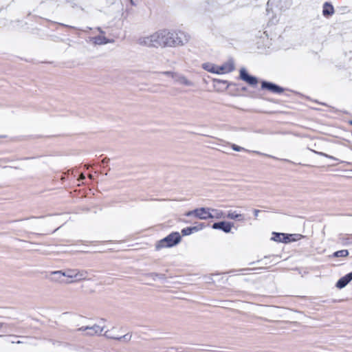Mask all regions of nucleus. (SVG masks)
Returning <instances> with one entry per match:
<instances>
[{"mask_svg":"<svg viewBox=\"0 0 352 352\" xmlns=\"http://www.w3.org/2000/svg\"><path fill=\"white\" fill-rule=\"evenodd\" d=\"M138 43L148 47H171L170 31L160 30L150 35L140 36Z\"/></svg>","mask_w":352,"mask_h":352,"instance_id":"nucleus-1","label":"nucleus"},{"mask_svg":"<svg viewBox=\"0 0 352 352\" xmlns=\"http://www.w3.org/2000/svg\"><path fill=\"white\" fill-rule=\"evenodd\" d=\"M54 276L58 275L69 278V280L65 281V283H73L82 280H90L89 278V272L87 270L80 269H67L65 271H54L52 272Z\"/></svg>","mask_w":352,"mask_h":352,"instance_id":"nucleus-2","label":"nucleus"},{"mask_svg":"<svg viewBox=\"0 0 352 352\" xmlns=\"http://www.w3.org/2000/svg\"><path fill=\"white\" fill-rule=\"evenodd\" d=\"M180 241L181 236L179 234L178 232H173L168 235L166 237L160 240L157 243L156 248L159 250L163 248H170L179 243Z\"/></svg>","mask_w":352,"mask_h":352,"instance_id":"nucleus-3","label":"nucleus"},{"mask_svg":"<svg viewBox=\"0 0 352 352\" xmlns=\"http://www.w3.org/2000/svg\"><path fill=\"white\" fill-rule=\"evenodd\" d=\"M171 47L184 45L187 43L190 38V36L182 31H170Z\"/></svg>","mask_w":352,"mask_h":352,"instance_id":"nucleus-4","label":"nucleus"},{"mask_svg":"<svg viewBox=\"0 0 352 352\" xmlns=\"http://www.w3.org/2000/svg\"><path fill=\"white\" fill-rule=\"evenodd\" d=\"M186 216L190 217L194 215L199 219H210V208H197L194 210L189 211L186 214Z\"/></svg>","mask_w":352,"mask_h":352,"instance_id":"nucleus-5","label":"nucleus"},{"mask_svg":"<svg viewBox=\"0 0 352 352\" xmlns=\"http://www.w3.org/2000/svg\"><path fill=\"white\" fill-rule=\"evenodd\" d=\"M104 327L99 324H94L91 327H82L78 329L79 331H87V334L89 336L100 335Z\"/></svg>","mask_w":352,"mask_h":352,"instance_id":"nucleus-6","label":"nucleus"},{"mask_svg":"<svg viewBox=\"0 0 352 352\" xmlns=\"http://www.w3.org/2000/svg\"><path fill=\"white\" fill-rule=\"evenodd\" d=\"M233 226V223L231 222L220 221L213 223L212 228L215 230H221L226 233H229L231 232Z\"/></svg>","mask_w":352,"mask_h":352,"instance_id":"nucleus-7","label":"nucleus"},{"mask_svg":"<svg viewBox=\"0 0 352 352\" xmlns=\"http://www.w3.org/2000/svg\"><path fill=\"white\" fill-rule=\"evenodd\" d=\"M240 77L243 80L250 85L254 86L258 83L257 78L254 76H250L244 68L240 70Z\"/></svg>","mask_w":352,"mask_h":352,"instance_id":"nucleus-8","label":"nucleus"},{"mask_svg":"<svg viewBox=\"0 0 352 352\" xmlns=\"http://www.w3.org/2000/svg\"><path fill=\"white\" fill-rule=\"evenodd\" d=\"M261 87H262V89H266L270 91L271 92L275 93V94H281L284 91V89L282 87H280L274 83L266 82V81L262 82Z\"/></svg>","mask_w":352,"mask_h":352,"instance_id":"nucleus-9","label":"nucleus"},{"mask_svg":"<svg viewBox=\"0 0 352 352\" xmlns=\"http://www.w3.org/2000/svg\"><path fill=\"white\" fill-rule=\"evenodd\" d=\"M273 234L274 236L272 237V239L277 242L287 243V242L295 240V239H294V238L290 239L291 237H292L294 236L292 234L287 235V234H285L283 233H276V232H274Z\"/></svg>","mask_w":352,"mask_h":352,"instance_id":"nucleus-10","label":"nucleus"},{"mask_svg":"<svg viewBox=\"0 0 352 352\" xmlns=\"http://www.w3.org/2000/svg\"><path fill=\"white\" fill-rule=\"evenodd\" d=\"M234 69V65L232 60H230L223 65L218 67V74H226Z\"/></svg>","mask_w":352,"mask_h":352,"instance_id":"nucleus-11","label":"nucleus"},{"mask_svg":"<svg viewBox=\"0 0 352 352\" xmlns=\"http://www.w3.org/2000/svg\"><path fill=\"white\" fill-rule=\"evenodd\" d=\"M351 280L352 272L340 278L336 283V287L339 289H342Z\"/></svg>","mask_w":352,"mask_h":352,"instance_id":"nucleus-12","label":"nucleus"},{"mask_svg":"<svg viewBox=\"0 0 352 352\" xmlns=\"http://www.w3.org/2000/svg\"><path fill=\"white\" fill-rule=\"evenodd\" d=\"M174 80L176 82L184 85L186 86H192L193 82L190 80H188L184 75L176 73L175 76H174Z\"/></svg>","mask_w":352,"mask_h":352,"instance_id":"nucleus-13","label":"nucleus"},{"mask_svg":"<svg viewBox=\"0 0 352 352\" xmlns=\"http://www.w3.org/2000/svg\"><path fill=\"white\" fill-rule=\"evenodd\" d=\"M226 217L232 219V220H238V221H244V214L237 213L236 211L229 210L226 215Z\"/></svg>","mask_w":352,"mask_h":352,"instance_id":"nucleus-14","label":"nucleus"},{"mask_svg":"<svg viewBox=\"0 0 352 352\" xmlns=\"http://www.w3.org/2000/svg\"><path fill=\"white\" fill-rule=\"evenodd\" d=\"M210 214H211L210 219H223V218L226 217L225 214L222 210L215 209V208H210Z\"/></svg>","mask_w":352,"mask_h":352,"instance_id":"nucleus-15","label":"nucleus"},{"mask_svg":"<svg viewBox=\"0 0 352 352\" xmlns=\"http://www.w3.org/2000/svg\"><path fill=\"white\" fill-rule=\"evenodd\" d=\"M202 68L204 69H205L206 71L209 72L210 73L218 74V66H216L212 63H205L202 65Z\"/></svg>","mask_w":352,"mask_h":352,"instance_id":"nucleus-16","label":"nucleus"},{"mask_svg":"<svg viewBox=\"0 0 352 352\" xmlns=\"http://www.w3.org/2000/svg\"><path fill=\"white\" fill-rule=\"evenodd\" d=\"M322 12L324 16L331 15L334 12L333 7L329 3L326 2L323 5Z\"/></svg>","mask_w":352,"mask_h":352,"instance_id":"nucleus-17","label":"nucleus"},{"mask_svg":"<svg viewBox=\"0 0 352 352\" xmlns=\"http://www.w3.org/2000/svg\"><path fill=\"white\" fill-rule=\"evenodd\" d=\"M92 39L94 41V43L96 45L106 44L109 42L108 39L106 37L101 35L94 37Z\"/></svg>","mask_w":352,"mask_h":352,"instance_id":"nucleus-18","label":"nucleus"},{"mask_svg":"<svg viewBox=\"0 0 352 352\" xmlns=\"http://www.w3.org/2000/svg\"><path fill=\"white\" fill-rule=\"evenodd\" d=\"M201 228H202L201 226H200L199 228L197 227V226L188 227V228H184L182 230V233L183 234V235H185V236L189 235L191 233H192L194 231H198L199 230H201Z\"/></svg>","mask_w":352,"mask_h":352,"instance_id":"nucleus-19","label":"nucleus"},{"mask_svg":"<svg viewBox=\"0 0 352 352\" xmlns=\"http://www.w3.org/2000/svg\"><path fill=\"white\" fill-rule=\"evenodd\" d=\"M147 276L151 277L153 280L157 279H164L166 278L165 275L163 274L150 273L147 274Z\"/></svg>","mask_w":352,"mask_h":352,"instance_id":"nucleus-20","label":"nucleus"},{"mask_svg":"<svg viewBox=\"0 0 352 352\" xmlns=\"http://www.w3.org/2000/svg\"><path fill=\"white\" fill-rule=\"evenodd\" d=\"M348 254H349V252L346 250H339L334 253V256L336 257H344V256H346Z\"/></svg>","mask_w":352,"mask_h":352,"instance_id":"nucleus-21","label":"nucleus"},{"mask_svg":"<svg viewBox=\"0 0 352 352\" xmlns=\"http://www.w3.org/2000/svg\"><path fill=\"white\" fill-rule=\"evenodd\" d=\"M231 146H232V148L234 151H238V152H239V151L250 152V151H248V150L245 149V148L241 147V146H239L236 145V144H232Z\"/></svg>","mask_w":352,"mask_h":352,"instance_id":"nucleus-22","label":"nucleus"},{"mask_svg":"<svg viewBox=\"0 0 352 352\" xmlns=\"http://www.w3.org/2000/svg\"><path fill=\"white\" fill-rule=\"evenodd\" d=\"M51 276H52V277L51 278L52 281L60 282V283H65V281L61 280V279H60L63 276H60L58 275L54 276L52 274H51Z\"/></svg>","mask_w":352,"mask_h":352,"instance_id":"nucleus-23","label":"nucleus"},{"mask_svg":"<svg viewBox=\"0 0 352 352\" xmlns=\"http://www.w3.org/2000/svg\"><path fill=\"white\" fill-rule=\"evenodd\" d=\"M131 338V336L129 335V334H126V335H124L122 336L118 337V340H123V341H125V342H127V341L130 340Z\"/></svg>","mask_w":352,"mask_h":352,"instance_id":"nucleus-24","label":"nucleus"},{"mask_svg":"<svg viewBox=\"0 0 352 352\" xmlns=\"http://www.w3.org/2000/svg\"><path fill=\"white\" fill-rule=\"evenodd\" d=\"M162 74H164V75H166L168 77H170L172 78L173 79H174V76H175L176 74V72H170V71H167V72H161Z\"/></svg>","mask_w":352,"mask_h":352,"instance_id":"nucleus-25","label":"nucleus"},{"mask_svg":"<svg viewBox=\"0 0 352 352\" xmlns=\"http://www.w3.org/2000/svg\"><path fill=\"white\" fill-rule=\"evenodd\" d=\"M104 336H105L107 338H112V339H116V340H118V337L113 336V335H112V333H111V332H110V331H105V333H104Z\"/></svg>","mask_w":352,"mask_h":352,"instance_id":"nucleus-26","label":"nucleus"},{"mask_svg":"<svg viewBox=\"0 0 352 352\" xmlns=\"http://www.w3.org/2000/svg\"><path fill=\"white\" fill-rule=\"evenodd\" d=\"M260 212L259 210L255 209L254 210V214L255 217H257L258 215V213Z\"/></svg>","mask_w":352,"mask_h":352,"instance_id":"nucleus-27","label":"nucleus"},{"mask_svg":"<svg viewBox=\"0 0 352 352\" xmlns=\"http://www.w3.org/2000/svg\"><path fill=\"white\" fill-rule=\"evenodd\" d=\"M252 152H253V153H256V154H258V155H266L265 154H264V153H261V152H259V151H252Z\"/></svg>","mask_w":352,"mask_h":352,"instance_id":"nucleus-28","label":"nucleus"},{"mask_svg":"<svg viewBox=\"0 0 352 352\" xmlns=\"http://www.w3.org/2000/svg\"><path fill=\"white\" fill-rule=\"evenodd\" d=\"M277 21H278V20H277V19H276V20L274 21L273 19H271V20L270 21V23H273V24L276 23Z\"/></svg>","mask_w":352,"mask_h":352,"instance_id":"nucleus-29","label":"nucleus"},{"mask_svg":"<svg viewBox=\"0 0 352 352\" xmlns=\"http://www.w3.org/2000/svg\"><path fill=\"white\" fill-rule=\"evenodd\" d=\"M217 81H218L219 82H222V83H223V84H227V83H228V82H227L226 80H218Z\"/></svg>","mask_w":352,"mask_h":352,"instance_id":"nucleus-30","label":"nucleus"},{"mask_svg":"<svg viewBox=\"0 0 352 352\" xmlns=\"http://www.w3.org/2000/svg\"><path fill=\"white\" fill-rule=\"evenodd\" d=\"M131 5L134 6L135 3L133 2V0H129Z\"/></svg>","mask_w":352,"mask_h":352,"instance_id":"nucleus-31","label":"nucleus"},{"mask_svg":"<svg viewBox=\"0 0 352 352\" xmlns=\"http://www.w3.org/2000/svg\"><path fill=\"white\" fill-rule=\"evenodd\" d=\"M3 323H0V329H1V328H3Z\"/></svg>","mask_w":352,"mask_h":352,"instance_id":"nucleus-32","label":"nucleus"},{"mask_svg":"<svg viewBox=\"0 0 352 352\" xmlns=\"http://www.w3.org/2000/svg\"><path fill=\"white\" fill-rule=\"evenodd\" d=\"M98 30L100 31V33H103V32L102 31V30L100 29V28H98Z\"/></svg>","mask_w":352,"mask_h":352,"instance_id":"nucleus-33","label":"nucleus"},{"mask_svg":"<svg viewBox=\"0 0 352 352\" xmlns=\"http://www.w3.org/2000/svg\"><path fill=\"white\" fill-rule=\"evenodd\" d=\"M84 178H85V176H84L83 175H82L80 176V179H84Z\"/></svg>","mask_w":352,"mask_h":352,"instance_id":"nucleus-34","label":"nucleus"}]
</instances>
